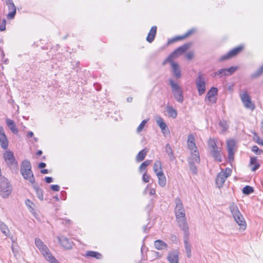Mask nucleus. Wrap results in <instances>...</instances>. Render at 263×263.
Instances as JSON below:
<instances>
[{
  "mask_svg": "<svg viewBox=\"0 0 263 263\" xmlns=\"http://www.w3.org/2000/svg\"><path fill=\"white\" fill-rule=\"evenodd\" d=\"M235 145V142L234 140L230 139L227 141V145L228 152V157L229 160H233L234 159V148Z\"/></svg>",
  "mask_w": 263,
  "mask_h": 263,
  "instance_id": "14",
  "label": "nucleus"
},
{
  "mask_svg": "<svg viewBox=\"0 0 263 263\" xmlns=\"http://www.w3.org/2000/svg\"><path fill=\"white\" fill-rule=\"evenodd\" d=\"M0 229L2 232L6 236H8L9 235L10 232L6 224L2 221H0Z\"/></svg>",
  "mask_w": 263,
  "mask_h": 263,
  "instance_id": "39",
  "label": "nucleus"
},
{
  "mask_svg": "<svg viewBox=\"0 0 263 263\" xmlns=\"http://www.w3.org/2000/svg\"><path fill=\"white\" fill-rule=\"evenodd\" d=\"M9 12L7 14L9 19L13 18L16 13V8L14 4L7 5Z\"/></svg>",
  "mask_w": 263,
  "mask_h": 263,
  "instance_id": "32",
  "label": "nucleus"
},
{
  "mask_svg": "<svg viewBox=\"0 0 263 263\" xmlns=\"http://www.w3.org/2000/svg\"><path fill=\"white\" fill-rule=\"evenodd\" d=\"M195 31H196L195 29L192 28V29L189 30L187 32H186L183 35L177 36L174 38H172V39L169 40L167 42V44H170L174 43L176 41L183 40V39L186 38L187 37H188L189 36L191 35L194 32H195Z\"/></svg>",
  "mask_w": 263,
  "mask_h": 263,
  "instance_id": "16",
  "label": "nucleus"
},
{
  "mask_svg": "<svg viewBox=\"0 0 263 263\" xmlns=\"http://www.w3.org/2000/svg\"><path fill=\"white\" fill-rule=\"evenodd\" d=\"M240 99L243 103L244 106L252 110L255 109V105L252 102L250 96L248 95L247 92L245 91L240 93Z\"/></svg>",
  "mask_w": 263,
  "mask_h": 263,
  "instance_id": "8",
  "label": "nucleus"
},
{
  "mask_svg": "<svg viewBox=\"0 0 263 263\" xmlns=\"http://www.w3.org/2000/svg\"><path fill=\"white\" fill-rule=\"evenodd\" d=\"M148 120V119H146L142 121V122L140 124L137 128V132L138 133H140L142 131L145 124L147 122Z\"/></svg>",
  "mask_w": 263,
  "mask_h": 263,
  "instance_id": "45",
  "label": "nucleus"
},
{
  "mask_svg": "<svg viewBox=\"0 0 263 263\" xmlns=\"http://www.w3.org/2000/svg\"><path fill=\"white\" fill-rule=\"evenodd\" d=\"M156 194V191L154 189H151L149 191V194L151 195H154Z\"/></svg>",
  "mask_w": 263,
  "mask_h": 263,
  "instance_id": "60",
  "label": "nucleus"
},
{
  "mask_svg": "<svg viewBox=\"0 0 263 263\" xmlns=\"http://www.w3.org/2000/svg\"><path fill=\"white\" fill-rule=\"evenodd\" d=\"M6 122L7 125L9 128L12 133L14 134H17L18 133V130L16 128L14 122L9 118H7L6 119Z\"/></svg>",
  "mask_w": 263,
  "mask_h": 263,
  "instance_id": "22",
  "label": "nucleus"
},
{
  "mask_svg": "<svg viewBox=\"0 0 263 263\" xmlns=\"http://www.w3.org/2000/svg\"><path fill=\"white\" fill-rule=\"evenodd\" d=\"M59 242L65 249L69 250L72 248V242L65 236L58 237Z\"/></svg>",
  "mask_w": 263,
  "mask_h": 263,
  "instance_id": "15",
  "label": "nucleus"
},
{
  "mask_svg": "<svg viewBox=\"0 0 263 263\" xmlns=\"http://www.w3.org/2000/svg\"><path fill=\"white\" fill-rule=\"evenodd\" d=\"M176 219L179 227L183 231V235H190L189 227L185 216L184 217H177Z\"/></svg>",
  "mask_w": 263,
  "mask_h": 263,
  "instance_id": "12",
  "label": "nucleus"
},
{
  "mask_svg": "<svg viewBox=\"0 0 263 263\" xmlns=\"http://www.w3.org/2000/svg\"><path fill=\"white\" fill-rule=\"evenodd\" d=\"M227 179V176L224 175L223 171L219 172L216 178V184L218 188H220L223 185L224 182Z\"/></svg>",
  "mask_w": 263,
  "mask_h": 263,
  "instance_id": "19",
  "label": "nucleus"
},
{
  "mask_svg": "<svg viewBox=\"0 0 263 263\" xmlns=\"http://www.w3.org/2000/svg\"><path fill=\"white\" fill-rule=\"evenodd\" d=\"M147 151L146 149H143L139 152L136 156V159L137 162L143 161L146 157Z\"/></svg>",
  "mask_w": 263,
  "mask_h": 263,
  "instance_id": "34",
  "label": "nucleus"
},
{
  "mask_svg": "<svg viewBox=\"0 0 263 263\" xmlns=\"http://www.w3.org/2000/svg\"><path fill=\"white\" fill-rule=\"evenodd\" d=\"M237 69V67L232 66L229 68H222L218 70L212 74V77L218 76L221 78L223 76H229L233 73Z\"/></svg>",
  "mask_w": 263,
  "mask_h": 263,
  "instance_id": "9",
  "label": "nucleus"
},
{
  "mask_svg": "<svg viewBox=\"0 0 263 263\" xmlns=\"http://www.w3.org/2000/svg\"><path fill=\"white\" fill-rule=\"evenodd\" d=\"M6 29V20L3 19L2 22L0 24V30L1 31H4Z\"/></svg>",
  "mask_w": 263,
  "mask_h": 263,
  "instance_id": "51",
  "label": "nucleus"
},
{
  "mask_svg": "<svg viewBox=\"0 0 263 263\" xmlns=\"http://www.w3.org/2000/svg\"><path fill=\"white\" fill-rule=\"evenodd\" d=\"M200 160L199 154L198 150L195 149L192 151L188 161H194L195 163H199Z\"/></svg>",
  "mask_w": 263,
  "mask_h": 263,
  "instance_id": "24",
  "label": "nucleus"
},
{
  "mask_svg": "<svg viewBox=\"0 0 263 263\" xmlns=\"http://www.w3.org/2000/svg\"><path fill=\"white\" fill-rule=\"evenodd\" d=\"M166 111L169 116L173 118H176L177 116V111L172 106H167Z\"/></svg>",
  "mask_w": 263,
  "mask_h": 263,
  "instance_id": "38",
  "label": "nucleus"
},
{
  "mask_svg": "<svg viewBox=\"0 0 263 263\" xmlns=\"http://www.w3.org/2000/svg\"><path fill=\"white\" fill-rule=\"evenodd\" d=\"M169 83L172 87V91L175 99L179 103H182L184 99L183 92L180 86L172 79L169 80Z\"/></svg>",
  "mask_w": 263,
  "mask_h": 263,
  "instance_id": "5",
  "label": "nucleus"
},
{
  "mask_svg": "<svg viewBox=\"0 0 263 263\" xmlns=\"http://www.w3.org/2000/svg\"><path fill=\"white\" fill-rule=\"evenodd\" d=\"M219 125L221 127L223 133L226 132L229 127L226 121H220L219 123Z\"/></svg>",
  "mask_w": 263,
  "mask_h": 263,
  "instance_id": "43",
  "label": "nucleus"
},
{
  "mask_svg": "<svg viewBox=\"0 0 263 263\" xmlns=\"http://www.w3.org/2000/svg\"><path fill=\"white\" fill-rule=\"evenodd\" d=\"M261 130L262 133L263 134V119L261 120Z\"/></svg>",
  "mask_w": 263,
  "mask_h": 263,
  "instance_id": "64",
  "label": "nucleus"
},
{
  "mask_svg": "<svg viewBox=\"0 0 263 263\" xmlns=\"http://www.w3.org/2000/svg\"><path fill=\"white\" fill-rule=\"evenodd\" d=\"M3 158L7 165L11 168H17L18 163L15 160L13 153L11 151H6L3 154Z\"/></svg>",
  "mask_w": 263,
  "mask_h": 263,
  "instance_id": "6",
  "label": "nucleus"
},
{
  "mask_svg": "<svg viewBox=\"0 0 263 263\" xmlns=\"http://www.w3.org/2000/svg\"><path fill=\"white\" fill-rule=\"evenodd\" d=\"M167 259L170 263H179V252L174 250L170 252L167 256Z\"/></svg>",
  "mask_w": 263,
  "mask_h": 263,
  "instance_id": "18",
  "label": "nucleus"
},
{
  "mask_svg": "<svg viewBox=\"0 0 263 263\" xmlns=\"http://www.w3.org/2000/svg\"><path fill=\"white\" fill-rule=\"evenodd\" d=\"M231 173H232V170L228 167L226 168L224 170V171H223V173L224 174V175L227 176V178H228L229 176H230L231 175Z\"/></svg>",
  "mask_w": 263,
  "mask_h": 263,
  "instance_id": "50",
  "label": "nucleus"
},
{
  "mask_svg": "<svg viewBox=\"0 0 263 263\" xmlns=\"http://www.w3.org/2000/svg\"><path fill=\"white\" fill-rule=\"evenodd\" d=\"M187 146L191 151L197 149L195 142V137L193 134L188 136Z\"/></svg>",
  "mask_w": 263,
  "mask_h": 263,
  "instance_id": "21",
  "label": "nucleus"
},
{
  "mask_svg": "<svg viewBox=\"0 0 263 263\" xmlns=\"http://www.w3.org/2000/svg\"><path fill=\"white\" fill-rule=\"evenodd\" d=\"M33 189L35 191L36 194L38 198L41 200H43L44 195L43 190L39 188L37 185H34Z\"/></svg>",
  "mask_w": 263,
  "mask_h": 263,
  "instance_id": "40",
  "label": "nucleus"
},
{
  "mask_svg": "<svg viewBox=\"0 0 263 263\" xmlns=\"http://www.w3.org/2000/svg\"><path fill=\"white\" fill-rule=\"evenodd\" d=\"M189 163L190 164V170L192 171V173L196 174L197 173V168L195 165V162L194 161H189Z\"/></svg>",
  "mask_w": 263,
  "mask_h": 263,
  "instance_id": "46",
  "label": "nucleus"
},
{
  "mask_svg": "<svg viewBox=\"0 0 263 263\" xmlns=\"http://www.w3.org/2000/svg\"><path fill=\"white\" fill-rule=\"evenodd\" d=\"M208 99L210 102H211L212 103H215L217 99L215 97H211V96H206L205 99Z\"/></svg>",
  "mask_w": 263,
  "mask_h": 263,
  "instance_id": "52",
  "label": "nucleus"
},
{
  "mask_svg": "<svg viewBox=\"0 0 263 263\" xmlns=\"http://www.w3.org/2000/svg\"><path fill=\"white\" fill-rule=\"evenodd\" d=\"M243 46H239L232 49L231 50L229 51L227 54L222 55L219 59V61H223L229 60L233 57H234L238 54L243 49Z\"/></svg>",
  "mask_w": 263,
  "mask_h": 263,
  "instance_id": "11",
  "label": "nucleus"
},
{
  "mask_svg": "<svg viewBox=\"0 0 263 263\" xmlns=\"http://www.w3.org/2000/svg\"><path fill=\"white\" fill-rule=\"evenodd\" d=\"M156 176L158 179V184L161 187H164L166 185V179L163 172L157 173Z\"/></svg>",
  "mask_w": 263,
  "mask_h": 263,
  "instance_id": "25",
  "label": "nucleus"
},
{
  "mask_svg": "<svg viewBox=\"0 0 263 263\" xmlns=\"http://www.w3.org/2000/svg\"><path fill=\"white\" fill-rule=\"evenodd\" d=\"M45 181H46V183H50L52 182L53 179L51 177H46L45 178Z\"/></svg>",
  "mask_w": 263,
  "mask_h": 263,
  "instance_id": "56",
  "label": "nucleus"
},
{
  "mask_svg": "<svg viewBox=\"0 0 263 263\" xmlns=\"http://www.w3.org/2000/svg\"><path fill=\"white\" fill-rule=\"evenodd\" d=\"M156 122L157 125L161 128L163 133H164V130L167 129V126L165 123L164 122L163 119L159 117L156 119Z\"/></svg>",
  "mask_w": 263,
  "mask_h": 263,
  "instance_id": "35",
  "label": "nucleus"
},
{
  "mask_svg": "<svg viewBox=\"0 0 263 263\" xmlns=\"http://www.w3.org/2000/svg\"><path fill=\"white\" fill-rule=\"evenodd\" d=\"M172 68L173 74L176 78L179 79L181 77V71L178 64L176 63L172 62Z\"/></svg>",
  "mask_w": 263,
  "mask_h": 263,
  "instance_id": "23",
  "label": "nucleus"
},
{
  "mask_svg": "<svg viewBox=\"0 0 263 263\" xmlns=\"http://www.w3.org/2000/svg\"><path fill=\"white\" fill-rule=\"evenodd\" d=\"M189 235H183L184 247L186 253V255L188 258H190L191 257V246L189 242Z\"/></svg>",
  "mask_w": 263,
  "mask_h": 263,
  "instance_id": "20",
  "label": "nucleus"
},
{
  "mask_svg": "<svg viewBox=\"0 0 263 263\" xmlns=\"http://www.w3.org/2000/svg\"><path fill=\"white\" fill-rule=\"evenodd\" d=\"M196 86L200 96L203 94L205 91V80L203 74L201 73H199L198 77L196 79L195 82Z\"/></svg>",
  "mask_w": 263,
  "mask_h": 263,
  "instance_id": "7",
  "label": "nucleus"
},
{
  "mask_svg": "<svg viewBox=\"0 0 263 263\" xmlns=\"http://www.w3.org/2000/svg\"><path fill=\"white\" fill-rule=\"evenodd\" d=\"M190 46V45L188 44H184L177 48L171 54L174 58H175L185 52L189 48Z\"/></svg>",
  "mask_w": 263,
  "mask_h": 263,
  "instance_id": "17",
  "label": "nucleus"
},
{
  "mask_svg": "<svg viewBox=\"0 0 263 263\" xmlns=\"http://www.w3.org/2000/svg\"><path fill=\"white\" fill-rule=\"evenodd\" d=\"M165 152L168 155L171 161H174L175 159L173 149L169 143L166 144L165 147Z\"/></svg>",
  "mask_w": 263,
  "mask_h": 263,
  "instance_id": "30",
  "label": "nucleus"
},
{
  "mask_svg": "<svg viewBox=\"0 0 263 263\" xmlns=\"http://www.w3.org/2000/svg\"><path fill=\"white\" fill-rule=\"evenodd\" d=\"M33 136V133L32 132H29L28 133V137H32Z\"/></svg>",
  "mask_w": 263,
  "mask_h": 263,
  "instance_id": "62",
  "label": "nucleus"
},
{
  "mask_svg": "<svg viewBox=\"0 0 263 263\" xmlns=\"http://www.w3.org/2000/svg\"><path fill=\"white\" fill-rule=\"evenodd\" d=\"M153 170L156 175L159 172H163L162 163L160 160L155 161L153 166Z\"/></svg>",
  "mask_w": 263,
  "mask_h": 263,
  "instance_id": "33",
  "label": "nucleus"
},
{
  "mask_svg": "<svg viewBox=\"0 0 263 263\" xmlns=\"http://www.w3.org/2000/svg\"><path fill=\"white\" fill-rule=\"evenodd\" d=\"M229 209L235 222L240 227L241 230H245L247 227L246 222L237 205L235 203H232Z\"/></svg>",
  "mask_w": 263,
  "mask_h": 263,
  "instance_id": "2",
  "label": "nucleus"
},
{
  "mask_svg": "<svg viewBox=\"0 0 263 263\" xmlns=\"http://www.w3.org/2000/svg\"><path fill=\"white\" fill-rule=\"evenodd\" d=\"M208 146L210 151L218 148L217 146V140L210 138L208 141Z\"/></svg>",
  "mask_w": 263,
  "mask_h": 263,
  "instance_id": "36",
  "label": "nucleus"
},
{
  "mask_svg": "<svg viewBox=\"0 0 263 263\" xmlns=\"http://www.w3.org/2000/svg\"><path fill=\"white\" fill-rule=\"evenodd\" d=\"M154 246L155 248L159 250H162L167 249V245L162 240L158 239L154 241Z\"/></svg>",
  "mask_w": 263,
  "mask_h": 263,
  "instance_id": "29",
  "label": "nucleus"
},
{
  "mask_svg": "<svg viewBox=\"0 0 263 263\" xmlns=\"http://www.w3.org/2000/svg\"><path fill=\"white\" fill-rule=\"evenodd\" d=\"M263 74V65L255 72L253 73L251 75V78L255 79L259 78Z\"/></svg>",
  "mask_w": 263,
  "mask_h": 263,
  "instance_id": "37",
  "label": "nucleus"
},
{
  "mask_svg": "<svg viewBox=\"0 0 263 263\" xmlns=\"http://www.w3.org/2000/svg\"><path fill=\"white\" fill-rule=\"evenodd\" d=\"M42 154V151H41V150H39V151L37 152V153H36V155H37V156H40V155H41Z\"/></svg>",
  "mask_w": 263,
  "mask_h": 263,
  "instance_id": "63",
  "label": "nucleus"
},
{
  "mask_svg": "<svg viewBox=\"0 0 263 263\" xmlns=\"http://www.w3.org/2000/svg\"><path fill=\"white\" fill-rule=\"evenodd\" d=\"M150 176L147 175L146 172H145L142 176V180L143 181L145 182H148L149 181Z\"/></svg>",
  "mask_w": 263,
  "mask_h": 263,
  "instance_id": "49",
  "label": "nucleus"
},
{
  "mask_svg": "<svg viewBox=\"0 0 263 263\" xmlns=\"http://www.w3.org/2000/svg\"><path fill=\"white\" fill-rule=\"evenodd\" d=\"M211 153L216 161L219 162L222 161V156L221 155V151L220 149L217 148L214 150H211Z\"/></svg>",
  "mask_w": 263,
  "mask_h": 263,
  "instance_id": "31",
  "label": "nucleus"
},
{
  "mask_svg": "<svg viewBox=\"0 0 263 263\" xmlns=\"http://www.w3.org/2000/svg\"><path fill=\"white\" fill-rule=\"evenodd\" d=\"M176 207L175 209V216L177 217H184L185 216V210L181 200L177 198L175 199Z\"/></svg>",
  "mask_w": 263,
  "mask_h": 263,
  "instance_id": "10",
  "label": "nucleus"
},
{
  "mask_svg": "<svg viewBox=\"0 0 263 263\" xmlns=\"http://www.w3.org/2000/svg\"><path fill=\"white\" fill-rule=\"evenodd\" d=\"M254 191L253 188L249 185L245 186L242 189V193L245 195H249Z\"/></svg>",
  "mask_w": 263,
  "mask_h": 263,
  "instance_id": "41",
  "label": "nucleus"
},
{
  "mask_svg": "<svg viewBox=\"0 0 263 263\" xmlns=\"http://www.w3.org/2000/svg\"><path fill=\"white\" fill-rule=\"evenodd\" d=\"M157 31V27L156 26H153L148 34L147 36L146 37V41L149 43H152L155 39V35L156 34Z\"/></svg>",
  "mask_w": 263,
  "mask_h": 263,
  "instance_id": "28",
  "label": "nucleus"
},
{
  "mask_svg": "<svg viewBox=\"0 0 263 263\" xmlns=\"http://www.w3.org/2000/svg\"><path fill=\"white\" fill-rule=\"evenodd\" d=\"M84 256L86 257L95 258L97 259H101L102 258V255L101 253L92 251H87Z\"/></svg>",
  "mask_w": 263,
  "mask_h": 263,
  "instance_id": "27",
  "label": "nucleus"
},
{
  "mask_svg": "<svg viewBox=\"0 0 263 263\" xmlns=\"http://www.w3.org/2000/svg\"><path fill=\"white\" fill-rule=\"evenodd\" d=\"M152 161V160H146L144 161L139 167V171L141 172L142 170H145L147 166L151 163Z\"/></svg>",
  "mask_w": 263,
  "mask_h": 263,
  "instance_id": "42",
  "label": "nucleus"
},
{
  "mask_svg": "<svg viewBox=\"0 0 263 263\" xmlns=\"http://www.w3.org/2000/svg\"><path fill=\"white\" fill-rule=\"evenodd\" d=\"M218 90L216 87H212L207 93V96L215 97L217 94Z\"/></svg>",
  "mask_w": 263,
  "mask_h": 263,
  "instance_id": "44",
  "label": "nucleus"
},
{
  "mask_svg": "<svg viewBox=\"0 0 263 263\" xmlns=\"http://www.w3.org/2000/svg\"><path fill=\"white\" fill-rule=\"evenodd\" d=\"M12 191L11 186L4 176L0 177V195L3 198L8 197Z\"/></svg>",
  "mask_w": 263,
  "mask_h": 263,
  "instance_id": "4",
  "label": "nucleus"
},
{
  "mask_svg": "<svg viewBox=\"0 0 263 263\" xmlns=\"http://www.w3.org/2000/svg\"><path fill=\"white\" fill-rule=\"evenodd\" d=\"M26 204L29 207L30 209H33V208H32L31 205H33V203L29 199H27L26 200Z\"/></svg>",
  "mask_w": 263,
  "mask_h": 263,
  "instance_id": "55",
  "label": "nucleus"
},
{
  "mask_svg": "<svg viewBox=\"0 0 263 263\" xmlns=\"http://www.w3.org/2000/svg\"><path fill=\"white\" fill-rule=\"evenodd\" d=\"M194 57V53L192 52H189L186 54V58L188 60L192 59Z\"/></svg>",
  "mask_w": 263,
  "mask_h": 263,
  "instance_id": "54",
  "label": "nucleus"
},
{
  "mask_svg": "<svg viewBox=\"0 0 263 263\" xmlns=\"http://www.w3.org/2000/svg\"><path fill=\"white\" fill-rule=\"evenodd\" d=\"M256 142L258 144H260V145H261L263 146V140H261L259 137H257Z\"/></svg>",
  "mask_w": 263,
  "mask_h": 263,
  "instance_id": "57",
  "label": "nucleus"
},
{
  "mask_svg": "<svg viewBox=\"0 0 263 263\" xmlns=\"http://www.w3.org/2000/svg\"><path fill=\"white\" fill-rule=\"evenodd\" d=\"M0 145L4 149L8 147V140L5 134L4 128L2 126H0Z\"/></svg>",
  "mask_w": 263,
  "mask_h": 263,
  "instance_id": "13",
  "label": "nucleus"
},
{
  "mask_svg": "<svg viewBox=\"0 0 263 263\" xmlns=\"http://www.w3.org/2000/svg\"><path fill=\"white\" fill-rule=\"evenodd\" d=\"M41 173L44 174H47L48 173V171L47 169L42 170L41 171Z\"/></svg>",
  "mask_w": 263,
  "mask_h": 263,
  "instance_id": "61",
  "label": "nucleus"
},
{
  "mask_svg": "<svg viewBox=\"0 0 263 263\" xmlns=\"http://www.w3.org/2000/svg\"><path fill=\"white\" fill-rule=\"evenodd\" d=\"M46 166V163L44 162H41L39 164V167L42 168H44Z\"/></svg>",
  "mask_w": 263,
  "mask_h": 263,
  "instance_id": "58",
  "label": "nucleus"
},
{
  "mask_svg": "<svg viewBox=\"0 0 263 263\" xmlns=\"http://www.w3.org/2000/svg\"><path fill=\"white\" fill-rule=\"evenodd\" d=\"M50 189L53 191H59L60 190V186L58 185H51Z\"/></svg>",
  "mask_w": 263,
  "mask_h": 263,
  "instance_id": "53",
  "label": "nucleus"
},
{
  "mask_svg": "<svg viewBox=\"0 0 263 263\" xmlns=\"http://www.w3.org/2000/svg\"><path fill=\"white\" fill-rule=\"evenodd\" d=\"M252 151L257 155H259L262 153V151L259 149V148L256 145L252 146Z\"/></svg>",
  "mask_w": 263,
  "mask_h": 263,
  "instance_id": "48",
  "label": "nucleus"
},
{
  "mask_svg": "<svg viewBox=\"0 0 263 263\" xmlns=\"http://www.w3.org/2000/svg\"><path fill=\"white\" fill-rule=\"evenodd\" d=\"M7 5L14 4L12 0H5Z\"/></svg>",
  "mask_w": 263,
  "mask_h": 263,
  "instance_id": "59",
  "label": "nucleus"
},
{
  "mask_svg": "<svg viewBox=\"0 0 263 263\" xmlns=\"http://www.w3.org/2000/svg\"><path fill=\"white\" fill-rule=\"evenodd\" d=\"M174 58L172 57L171 54H170L163 62L162 64L164 65H165L167 62H169L172 64V62H174L173 59Z\"/></svg>",
  "mask_w": 263,
  "mask_h": 263,
  "instance_id": "47",
  "label": "nucleus"
},
{
  "mask_svg": "<svg viewBox=\"0 0 263 263\" xmlns=\"http://www.w3.org/2000/svg\"><path fill=\"white\" fill-rule=\"evenodd\" d=\"M251 171L253 172H255L257 170L260 166L259 163L257 161V157H251L250 158V161L249 163V166H252Z\"/></svg>",
  "mask_w": 263,
  "mask_h": 263,
  "instance_id": "26",
  "label": "nucleus"
},
{
  "mask_svg": "<svg viewBox=\"0 0 263 263\" xmlns=\"http://www.w3.org/2000/svg\"><path fill=\"white\" fill-rule=\"evenodd\" d=\"M35 244L44 257L50 263H60L51 254L47 247L40 238H35Z\"/></svg>",
  "mask_w": 263,
  "mask_h": 263,
  "instance_id": "3",
  "label": "nucleus"
},
{
  "mask_svg": "<svg viewBox=\"0 0 263 263\" xmlns=\"http://www.w3.org/2000/svg\"><path fill=\"white\" fill-rule=\"evenodd\" d=\"M20 172L24 179L31 184L35 183V177L31 170V164L27 160H23L20 166Z\"/></svg>",
  "mask_w": 263,
  "mask_h": 263,
  "instance_id": "1",
  "label": "nucleus"
}]
</instances>
